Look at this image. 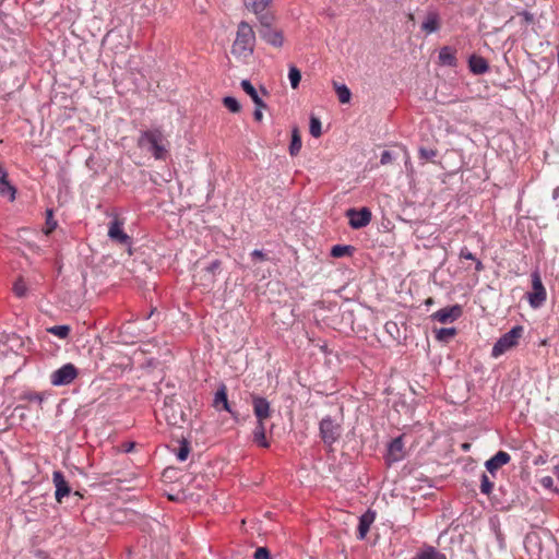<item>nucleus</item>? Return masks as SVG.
Returning a JSON list of instances; mask_svg holds the SVG:
<instances>
[{"label":"nucleus","mask_w":559,"mask_h":559,"mask_svg":"<svg viewBox=\"0 0 559 559\" xmlns=\"http://www.w3.org/2000/svg\"><path fill=\"white\" fill-rule=\"evenodd\" d=\"M255 45V34L251 25L241 21L238 24L236 38L231 46V53L238 58H247L253 53Z\"/></svg>","instance_id":"obj_1"},{"label":"nucleus","mask_w":559,"mask_h":559,"mask_svg":"<svg viewBox=\"0 0 559 559\" xmlns=\"http://www.w3.org/2000/svg\"><path fill=\"white\" fill-rule=\"evenodd\" d=\"M164 135L159 129L148 130L142 132L139 138V146H147V151L157 159H164L167 150L164 145Z\"/></svg>","instance_id":"obj_2"},{"label":"nucleus","mask_w":559,"mask_h":559,"mask_svg":"<svg viewBox=\"0 0 559 559\" xmlns=\"http://www.w3.org/2000/svg\"><path fill=\"white\" fill-rule=\"evenodd\" d=\"M524 329L522 325L513 326L509 332L503 334L493 345L491 355L497 358L506 352L514 348L519 340L522 337Z\"/></svg>","instance_id":"obj_3"},{"label":"nucleus","mask_w":559,"mask_h":559,"mask_svg":"<svg viewBox=\"0 0 559 559\" xmlns=\"http://www.w3.org/2000/svg\"><path fill=\"white\" fill-rule=\"evenodd\" d=\"M273 1L274 0H243V7L253 13L259 22L267 23L270 20H275V15L270 10Z\"/></svg>","instance_id":"obj_4"},{"label":"nucleus","mask_w":559,"mask_h":559,"mask_svg":"<svg viewBox=\"0 0 559 559\" xmlns=\"http://www.w3.org/2000/svg\"><path fill=\"white\" fill-rule=\"evenodd\" d=\"M532 277V292L527 293V299L533 308H539L546 300V289L542 283L538 271H534Z\"/></svg>","instance_id":"obj_5"},{"label":"nucleus","mask_w":559,"mask_h":559,"mask_svg":"<svg viewBox=\"0 0 559 559\" xmlns=\"http://www.w3.org/2000/svg\"><path fill=\"white\" fill-rule=\"evenodd\" d=\"M274 21L275 20H270L267 23L259 22V35L267 44L276 48H280L284 44V35L281 29L272 28V24L274 23Z\"/></svg>","instance_id":"obj_6"},{"label":"nucleus","mask_w":559,"mask_h":559,"mask_svg":"<svg viewBox=\"0 0 559 559\" xmlns=\"http://www.w3.org/2000/svg\"><path fill=\"white\" fill-rule=\"evenodd\" d=\"M78 377V369L72 364H66L50 376L52 385L61 386L70 384Z\"/></svg>","instance_id":"obj_7"},{"label":"nucleus","mask_w":559,"mask_h":559,"mask_svg":"<svg viewBox=\"0 0 559 559\" xmlns=\"http://www.w3.org/2000/svg\"><path fill=\"white\" fill-rule=\"evenodd\" d=\"M341 425L325 417L320 421V436L325 444L334 443L341 437Z\"/></svg>","instance_id":"obj_8"},{"label":"nucleus","mask_w":559,"mask_h":559,"mask_svg":"<svg viewBox=\"0 0 559 559\" xmlns=\"http://www.w3.org/2000/svg\"><path fill=\"white\" fill-rule=\"evenodd\" d=\"M346 216L349 218V225L354 229L362 228L371 221V212L367 207L360 210L349 209L346 211Z\"/></svg>","instance_id":"obj_9"},{"label":"nucleus","mask_w":559,"mask_h":559,"mask_svg":"<svg viewBox=\"0 0 559 559\" xmlns=\"http://www.w3.org/2000/svg\"><path fill=\"white\" fill-rule=\"evenodd\" d=\"M462 307L460 305H454L436 311L431 317L438 322L445 324L455 321L462 316Z\"/></svg>","instance_id":"obj_10"},{"label":"nucleus","mask_w":559,"mask_h":559,"mask_svg":"<svg viewBox=\"0 0 559 559\" xmlns=\"http://www.w3.org/2000/svg\"><path fill=\"white\" fill-rule=\"evenodd\" d=\"M52 481L56 487V492H55L56 500L58 502H61L63 497L70 495L71 488H70L68 481L66 480L63 474L60 471L53 472Z\"/></svg>","instance_id":"obj_11"},{"label":"nucleus","mask_w":559,"mask_h":559,"mask_svg":"<svg viewBox=\"0 0 559 559\" xmlns=\"http://www.w3.org/2000/svg\"><path fill=\"white\" fill-rule=\"evenodd\" d=\"M108 236L112 241H116L120 245L130 243V237L122 229V222L118 218H115L108 228Z\"/></svg>","instance_id":"obj_12"},{"label":"nucleus","mask_w":559,"mask_h":559,"mask_svg":"<svg viewBox=\"0 0 559 559\" xmlns=\"http://www.w3.org/2000/svg\"><path fill=\"white\" fill-rule=\"evenodd\" d=\"M213 406L218 411L224 409V411L230 413L231 415H234V413L229 406L228 399H227V386L224 383L219 384V386L215 393V396L213 400Z\"/></svg>","instance_id":"obj_13"},{"label":"nucleus","mask_w":559,"mask_h":559,"mask_svg":"<svg viewBox=\"0 0 559 559\" xmlns=\"http://www.w3.org/2000/svg\"><path fill=\"white\" fill-rule=\"evenodd\" d=\"M253 411L258 421L263 423L271 415L270 403L261 396H253Z\"/></svg>","instance_id":"obj_14"},{"label":"nucleus","mask_w":559,"mask_h":559,"mask_svg":"<svg viewBox=\"0 0 559 559\" xmlns=\"http://www.w3.org/2000/svg\"><path fill=\"white\" fill-rule=\"evenodd\" d=\"M510 460H511V457L507 452L499 451L498 453H496L491 459H489L485 463V466L490 474H495V472L498 468L508 464L510 462Z\"/></svg>","instance_id":"obj_15"},{"label":"nucleus","mask_w":559,"mask_h":559,"mask_svg":"<svg viewBox=\"0 0 559 559\" xmlns=\"http://www.w3.org/2000/svg\"><path fill=\"white\" fill-rule=\"evenodd\" d=\"M404 443L401 437L395 438L391 441L388 449V461L389 462H397L403 459L404 456Z\"/></svg>","instance_id":"obj_16"},{"label":"nucleus","mask_w":559,"mask_h":559,"mask_svg":"<svg viewBox=\"0 0 559 559\" xmlns=\"http://www.w3.org/2000/svg\"><path fill=\"white\" fill-rule=\"evenodd\" d=\"M469 70L474 74H484L489 70L487 60L480 56L472 55L468 60Z\"/></svg>","instance_id":"obj_17"},{"label":"nucleus","mask_w":559,"mask_h":559,"mask_svg":"<svg viewBox=\"0 0 559 559\" xmlns=\"http://www.w3.org/2000/svg\"><path fill=\"white\" fill-rule=\"evenodd\" d=\"M242 90L251 97L252 102L254 103L255 107L259 108H265V103L261 99L259 96L257 90L248 80H242L240 83Z\"/></svg>","instance_id":"obj_18"},{"label":"nucleus","mask_w":559,"mask_h":559,"mask_svg":"<svg viewBox=\"0 0 559 559\" xmlns=\"http://www.w3.org/2000/svg\"><path fill=\"white\" fill-rule=\"evenodd\" d=\"M440 22L439 15L436 12H429L426 16V20L421 24V29L427 33H435L439 29Z\"/></svg>","instance_id":"obj_19"},{"label":"nucleus","mask_w":559,"mask_h":559,"mask_svg":"<svg viewBox=\"0 0 559 559\" xmlns=\"http://www.w3.org/2000/svg\"><path fill=\"white\" fill-rule=\"evenodd\" d=\"M439 60L443 66L454 67L456 64L455 51L449 46L442 47L439 51Z\"/></svg>","instance_id":"obj_20"},{"label":"nucleus","mask_w":559,"mask_h":559,"mask_svg":"<svg viewBox=\"0 0 559 559\" xmlns=\"http://www.w3.org/2000/svg\"><path fill=\"white\" fill-rule=\"evenodd\" d=\"M16 189L8 181V173H2L0 176V194L9 195L10 201L15 199Z\"/></svg>","instance_id":"obj_21"},{"label":"nucleus","mask_w":559,"mask_h":559,"mask_svg":"<svg viewBox=\"0 0 559 559\" xmlns=\"http://www.w3.org/2000/svg\"><path fill=\"white\" fill-rule=\"evenodd\" d=\"M301 150V138L299 134V130L297 127H294L292 130V142L289 145V154L292 156H297Z\"/></svg>","instance_id":"obj_22"},{"label":"nucleus","mask_w":559,"mask_h":559,"mask_svg":"<svg viewBox=\"0 0 559 559\" xmlns=\"http://www.w3.org/2000/svg\"><path fill=\"white\" fill-rule=\"evenodd\" d=\"M253 440H254V442H257L259 445H261L263 448L269 447V443L265 438V427H264V424L261 421H258V424H257V427L253 432Z\"/></svg>","instance_id":"obj_23"},{"label":"nucleus","mask_w":559,"mask_h":559,"mask_svg":"<svg viewBox=\"0 0 559 559\" xmlns=\"http://www.w3.org/2000/svg\"><path fill=\"white\" fill-rule=\"evenodd\" d=\"M354 250H355V248L353 246L336 245V246L332 247L331 255L333 258H342V257H345V255H352Z\"/></svg>","instance_id":"obj_24"},{"label":"nucleus","mask_w":559,"mask_h":559,"mask_svg":"<svg viewBox=\"0 0 559 559\" xmlns=\"http://www.w3.org/2000/svg\"><path fill=\"white\" fill-rule=\"evenodd\" d=\"M415 559H447L445 555L436 550L433 547L417 554Z\"/></svg>","instance_id":"obj_25"},{"label":"nucleus","mask_w":559,"mask_h":559,"mask_svg":"<svg viewBox=\"0 0 559 559\" xmlns=\"http://www.w3.org/2000/svg\"><path fill=\"white\" fill-rule=\"evenodd\" d=\"M334 87H335L338 100L342 104H346L350 100L352 93L345 84L338 85L336 82H334Z\"/></svg>","instance_id":"obj_26"},{"label":"nucleus","mask_w":559,"mask_h":559,"mask_svg":"<svg viewBox=\"0 0 559 559\" xmlns=\"http://www.w3.org/2000/svg\"><path fill=\"white\" fill-rule=\"evenodd\" d=\"M373 518H369L368 514H364L360 519H359V525H358V533H359V538L360 539H364L370 528V524L372 522Z\"/></svg>","instance_id":"obj_27"},{"label":"nucleus","mask_w":559,"mask_h":559,"mask_svg":"<svg viewBox=\"0 0 559 559\" xmlns=\"http://www.w3.org/2000/svg\"><path fill=\"white\" fill-rule=\"evenodd\" d=\"M456 334V330L454 328H441L436 331V338L440 342H449Z\"/></svg>","instance_id":"obj_28"},{"label":"nucleus","mask_w":559,"mask_h":559,"mask_svg":"<svg viewBox=\"0 0 559 559\" xmlns=\"http://www.w3.org/2000/svg\"><path fill=\"white\" fill-rule=\"evenodd\" d=\"M71 329L69 325H55L49 329H47V332L50 334H53L58 336L59 338H66L68 337Z\"/></svg>","instance_id":"obj_29"},{"label":"nucleus","mask_w":559,"mask_h":559,"mask_svg":"<svg viewBox=\"0 0 559 559\" xmlns=\"http://www.w3.org/2000/svg\"><path fill=\"white\" fill-rule=\"evenodd\" d=\"M224 106L231 112L237 114L241 110L239 102L233 96H226L223 98Z\"/></svg>","instance_id":"obj_30"},{"label":"nucleus","mask_w":559,"mask_h":559,"mask_svg":"<svg viewBox=\"0 0 559 559\" xmlns=\"http://www.w3.org/2000/svg\"><path fill=\"white\" fill-rule=\"evenodd\" d=\"M309 131H310V134L313 136V138H320L321 134H322V130H321V121L319 118H317L316 116H311L310 117V126H309Z\"/></svg>","instance_id":"obj_31"},{"label":"nucleus","mask_w":559,"mask_h":559,"mask_svg":"<svg viewBox=\"0 0 559 559\" xmlns=\"http://www.w3.org/2000/svg\"><path fill=\"white\" fill-rule=\"evenodd\" d=\"M384 329L386 333L393 338V340H400L401 338V330L396 322L394 321H388L384 324Z\"/></svg>","instance_id":"obj_32"},{"label":"nucleus","mask_w":559,"mask_h":559,"mask_svg":"<svg viewBox=\"0 0 559 559\" xmlns=\"http://www.w3.org/2000/svg\"><path fill=\"white\" fill-rule=\"evenodd\" d=\"M288 78L292 87L297 88L301 80V73L295 66L289 67Z\"/></svg>","instance_id":"obj_33"},{"label":"nucleus","mask_w":559,"mask_h":559,"mask_svg":"<svg viewBox=\"0 0 559 559\" xmlns=\"http://www.w3.org/2000/svg\"><path fill=\"white\" fill-rule=\"evenodd\" d=\"M13 292L17 297H25L27 293V286L22 277H19L14 285H13Z\"/></svg>","instance_id":"obj_34"},{"label":"nucleus","mask_w":559,"mask_h":559,"mask_svg":"<svg viewBox=\"0 0 559 559\" xmlns=\"http://www.w3.org/2000/svg\"><path fill=\"white\" fill-rule=\"evenodd\" d=\"M493 483L489 479V477L486 474L481 475V484H480V491L484 495L489 496L492 491Z\"/></svg>","instance_id":"obj_35"},{"label":"nucleus","mask_w":559,"mask_h":559,"mask_svg":"<svg viewBox=\"0 0 559 559\" xmlns=\"http://www.w3.org/2000/svg\"><path fill=\"white\" fill-rule=\"evenodd\" d=\"M46 229H45V234L46 235H49L52 230L56 229L57 227V222L53 219V216H52V210H47L46 211Z\"/></svg>","instance_id":"obj_36"},{"label":"nucleus","mask_w":559,"mask_h":559,"mask_svg":"<svg viewBox=\"0 0 559 559\" xmlns=\"http://www.w3.org/2000/svg\"><path fill=\"white\" fill-rule=\"evenodd\" d=\"M221 267V261L219 260H215L213 261L206 269V273L209 275V278L207 281L210 283H213L214 282V275H215V272Z\"/></svg>","instance_id":"obj_37"},{"label":"nucleus","mask_w":559,"mask_h":559,"mask_svg":"<svg viewBox=\"0 0 559 559\" xmlns=\"http://www.w3.org/2000/svg\"><path fill=\"white\" fill-rule=\"evenodd\" d=\"M190 452V447L187 440H183L177 453V457L180 461H186Z\"/></svg>","instance_id":"obj_38"},{"label":"nucleus","mask_w":559,"mask_h":559,"mask_svg":"<svg viewBox=\"0 0 559 559\" xmlns=\"http://www.w3.org/2000/svg\"><path fill=\"white\" fill-rule=\"evenodd\" d=\"M436 156H437V151L436 150L426 148V147H420L419 148V157L421 159L430 160V159H432Z\"/></svg>","instance_id":"obj_39"},{"label":"nucleus","mask_w":559,"mask_h":559,"mask_svg":"<svg viewBox=\"0 0 559 559\" xmlns=\"http://www.w3.org/2000/svg\"><path fill=\"white\" fill-rule=\"evenodd\" d=\"M254 559H270V551L265 547H259L254 552Z\"/></svg>","instance_id":"obj_40"},{"label":"nucleus","mask_w":559,"mask_h":559,"mask_svg":"<svg viewBox=\"0 0 559 559\" xmlns=\"http://www.w3.org/2000/svg\"><path fill=\"white\" fill-rule=\"evenodd\" d=\"M382 165H386L392 162V155L389 151H383L380 159Z\"/></svg>","instance_id":"obj_41"},{"label":"nucleus","mask_w":559,"mask_h":559,"mask_svg":"<svg viewBox=\"0 0 559 559\" xmlns=\"http://www.w3.org/2000/svg\"><path fill=\"white\" fill-rule=\"evenodd\" d=\"M540 484L543 485V487L550 489L552 488L554 479L550 476H545L540 479Z\"/></svg>","instance_id":"obj_42"},{"label":"nucleus","mask_w":559,"mask_h":559,"mask_svg":"<svg viewBox=\"0 0 559 559\" xmlns=\"http://www.w3.org/2000/svg\"><path fill=\"white\" fill-rule=\"evenodd\" d=\"M460 257L466 260H476L475 255L469 252L466 248L461 250Z\"/></svg>","instance_id":"obj_43"},{"label":"nucleus","mask_w":559,"mask_h":559,"mask_svg":"<svg viewBox=\"0 0 559 559\" xmlns=\"http://www.w3.org/2000/svg\"><path fill=\"white\" fill-rule=\"evenodd\" d=\"M521 16L524 19L526 23H533L534 22V15L528 11H523L521 13Z\"/></svg>","instance_id":"obj_44"},{"label":"nucleus","mask_w":559,"mask_h":559,"mask_svg":"<svg viewBox=\"0 0 559 559\" xmlns=\"http://www.w3.org/2000/svg\"><path fill=\"white\" fill-rule=\"evenodd\" d=\"M134 445H135L134 442H126L122 444V450H123V452L129 453L133 450Z\"/></svg>","instance_id":"obj_45"},{"label":"nucleus","mask_w":559,"mask_h":559,"mask_svg":"<svg viewBox=\"0 0 559 559\" xmlns=\"http://www.w3.org/2000/svg\"><path fill=\"white\" fill-rule=\"evenodd\" d=\"M28 399H29V401H34L39 404L43 402V396L39 393L31 394Z\"/></svg>","instance_id":"obj_46"},{"label":"nucleus","mask_w":559,"mask_h":559,"mask_svg":"<svg viewBox=\"0 0 559 559\" xmlns=\"http://www.w3.org/2000/svg\"><path fill=\"white\" fill-rule=\"evenodd\" d=\"M261 109H262V108L257 107V108H255V110H254V112H253V117H254V119H255L257 121H261V120H262L263 115H262Z\"/></svg>","instance_id":"obj_47"},{"label":"nucleus","mask_w":559,"mask_h":559,"mask_svg":"<svg viewBox=\"0 0 559 559\" xmlns=\"http://www.w3.org/2000/svg\"><path fill=\"white\" fill-rule=\"evenodd\" d=\"M252 257H254L257 259H260V260H264L265 259V254L261 250H254L252 252Z\"/></svg>","instance_id":"obj_48"},{"label":"nucleus","mask_w":559,"mask_h":559,"mask_svg":"<svg viewBox=\"0 0 559 559\" xmlns=\"http://www.w3.org/2000/svg\"><path fill=\"white\" fill-rule=\"evenodd\" d=\"M483 269H484L483 263H481L479 260H477V261H476L475 270L479 272V271H481Z\"/></svg>","instance_id":"obj_49"},{"label":"nucleus","mask_w":559,"mask_h":559,"mask_svg":"<svg viewBox=\"0 0 559 559\" xmlns=\"http://www.w3.org/2000/svg\"><path fill=\"white\" fill-rule=\"evenodd\" d=\"M552 197H554V199H558L559 198V187L554 190Z\"/></svg>","instance_id":"obj_50"},{"label":"nucleus","mask_w":559,"mask_h":559,"mask_svg":"<svg viewBox=\"0 0 559 559\" xmlns=\"http://www.w3.org/2000/svg\"><path fill=\"white\" fill-rule=\"evenodd\" d=\"M469 447H471V444H468V443H463L462 444V449L465 450V451H467L469 449Z\"/></svg>","instance_id":"obj_51"},{"label":"nucleus","mask_w":559,"mask_h":559,"mask_svg":"<svg viewBox=\"0 0 559 559\" xmlns=\"http://www.w3.org/2000/svg\"><path fill=\"white\" fill-rule=\"evenodd\" d=\"M426 304L427 305L432 304V299L431 298L427 299Z\"/></svg>","instance_id":"obj_52"},{"label":"nucleus","mask_w":559,"mask_h":559,"mask_svg":"<svg viewBox=\"0 0 559 559\" xmlns=\"http://www.w3.org/2000/svg\"><path fill=\"white\" fill-rule=\"evenodd\" d=\"M413 559H415V557Z\"/></svg>","instance_id":"obj_53"}]
</instances>
